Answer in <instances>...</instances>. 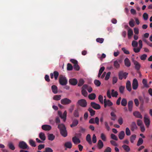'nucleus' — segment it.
<instances>
[{
  "mask_svg": "<svg viewBox=\"0 0 152 152\" xmlns=\"http://www.w3.org/2000/svg\"><path fill=\"white\" fill-rule=\"evenodd\" d=\"M58 128L59 129L60 133L64 137H65L67 135V132L65 126L63 124L58 125Z\"/></svg>",
  "mask_w": 152,
  "mask_h": 152,
  "instance_id": "1",
  "label": "nucleus"
},
{
  "mask_svg": "<svg viewBox=\"0 0 152 152\" xmlns=\"http://www.w3.org/2000/svg\"><path fill=\"white\" fill-rule=\"evenodd\" d=\"M59 82L61 85L64 86L67 83V80L65 77L62 75H60L59 77Z\"/></svg>",
  "mask_w": 152,
  "mask_h": 152,
  "instance_id": "2",
  "label": "nucleus"
},
{
  "mask_svg": "<svg viewBox=\"0 0 152 152\" xmlns=\"http://www.w3.org/2000/svg\"><path fill=\"white\" fill-rule=\"evenodd\" d=\"M128 74V73L121 71L118 73L119 78L120 80H122L124 78L125 79L127 77Z\"/></svg>",
  "mask_w": 152,
  "mask_h": 152,
  "instance_id": "3",
  "label": "nucleus"
},
{
  "mask_svg": "<svg viewBox=\"0 0 152 152\" xmlns=\"http://www.w3.org/2000/svg\"><path fill=\"white\" fill-rule=\"evenodd\" d=\"M77 104L83 107H86L87 105V103L86 100L83 99L78 100Z\"/></svg>",
  "mask_w": 152,
  "mask_h": 152,
  "instance_id": "4",
  "label": "nucleus"
},
{
  "mask_svg": "<svg viewBox=\"0 0 152 152\" xmlns=\"http://www.w3.org/2000/svg\"><path fill=\"white\" fill-rule=\"evenodd\" d=\"M61 102L62 104L66 105L71 103L72 102V101L69 99L66 98L61 99Z\"/></svg>",
  "mask_w": 152,
  "mask_h": 152,
  "instance_id": "5",
  "label": "nucleus"
},
{
  "mask_svg": "<svg viewBox=\"0 0 152 152\" xmlns=\"http://www.w3.org/2000/svg\"><path fill=\"white\" fill-rule=\"evenodd\" d=\"M132 62L134 65L135 69L137 71H139L141 67L140 64L137 61L134 60H132Z\"/></svg>",
  "mask_w": 152,
  "mask_h": 152,
  "instance_id": "6",
  "label": "nucleus"
},
{
  "mask_svg": "<svg viewBox=\"0 0 152 152\" xmlns=\"http://www.w3.org/2000/svg\"><path fill=\"white\" fill-rule=\"evenodd\" d=\"M19 147L20 148L26 149L28 148V146L25 142L23 141H22L19 142Z\"/></svg>",
  "mask_w": 152,
  "mask_h": 152,
  "instance_id": "7",
  "label": "nucleus"
},
{
  "mask_svg": "<svg viewBox=\"0 0 152 152\" xmlns=\"http://www.w3.org/2000/svg\"><path fill=\"white\" fill-rule=\"evenodd\" d=\"M138 83L137 79L134 78L133 79L132 83V88L134 90H136L138 87Z\"/></svg>",
  "mask_w": 152,
  "mask_h": 152,
  "instance_id": "8",
  "label": "nucleus"
},
{
  "mask_svg": "<svg viewBox=\"0 0 152 152\" xmlns=\"http://www.w3.org/2000/svg\"><path fill=\"white\" fill-rule=\"evenodd\" d=\"M91 106L95 110H99L100 109L101 106L99 104H97L94 102L91 103Z\"/></svg>",
  "mask_w": 152,
  "mask_h": 152,
  "instance_id": "9",
  "label": "nucleus"
},
{
  "mask_svg": "<svg viewBox=\"0 0 152 152\" xmlns=\"http://www.w3.org/2000/svg\"><path fill=\"white\" fill-rule=\"evenodd\" d=\"M78 120L76 118H74L72 120V123L70 125L71 128L76 126L78 124Z\"/></svg>",
  "mask_w": 152,
  "mask_h": 152,
  "instance_id": "10",
  "label": "nucleus"
},
{
  "mask_svg": "<svg viewBox=\"0 0 152 152\" xmlns=\"http://www.w3.org/2000/svg\"><path fill=\"white\" fill-rule=\"evenodd\" d=\"M144 122L145 125L148 127L150 124V121L149 118L148 117L147 115H145L144 118Z\"/></svg>",
  "mask_w": 152,
  "mask_h": 152,
  "instance_id": "11",
  "label": "nucleus"
},
{
  "mask_svg": "<svg viewBox=\"0 0 152 152\" xmlns=\"http://www.w3.org/2000/svg\"><path fill=\"white\" fill-rule=\"evenodd\" d=\"M58 114L60 118L63 119L64 121L65 122L66 119L67 112L66 111H64L63 114L62 115V114L59 112H58Z\"/></svg>",
  "mask_w": 152,
  "mask_h": 152,
  "instance_id": "12",
  "label": "nucleus"
},
{
  "mask_svg": "<svg viewBox=\"0 0 152 152\" xmlns=\"http://www.w3.org/2000/svg\"><path fill=\"white\" fill-rule=\"evenodd\" d=\"M69 83L70 84L75 86L77 85V80L75 78H71L69 80Z\"/></svg>",
  "mask_w": 152,
  "mask_h": 152,
  "instance_id": "13",
  "label": "nucleus"
},
{
  "mask_svg": "<svg viewBox=\"0 0 152 152\" xmlns=\"http://www.w3.org/2000/svg\"><path fill=\"white\" fill-rule=\"evenodd\" d=\"M131 129L132 132H134L135 130L137 129V126L135 122H133L130 125Z\"/></svg>",
  "mask_w": 152,
  "mask_h": 152,
  "instance_id": "14",
  "label": "nucleus"
},
{
  "mask_svg": "<svg viewBox=\"0 0 152 152\" xmlns=\"http://www.w3.org/2000/svg\"><path fill=\"white\" fill-rule=\"evenodd\" d=\"M133 115L136 117L138 118L142 119V116L141 113L138 111H135L133 113Z\"/></svg>",
  "mask_w": 152,
  "mask_h": 152,
  "instance_id": "15",
  "label": "nucleus"
},
{
  "mask_svg": "<svg viewBox=\"0 0 152 152\" xmlns=\"http://www.w3.org/2000/svg\"><path fill=\"white\" fill-rule=\"evenodd\" d=\"M42 129L45 131H49L51 129V127L50 126L48 125H44L42 126Z\"/></svg>",
  "mask_w": 152,
  "mask_h": 152,
  "instance_id": "16",
  "label": "nucleus"
},
{
  "mask_svg": "<svg viewBox=\"0 0 152 152\" xmlns=\"http://www.w3.org/2000/svg\"><path fill=\"white\" fill-rule=\"evenodd\" d=\"M72 141L73 143L75 144L80 143V140L76 136H74L72 138Z\"/></svg>",
  "mask_w": 152,
  "mask_h": 152,
  "instance_id": "17",
  "label": "nucleus"
},
{
  "mask_svg": "<svg viewBox=\"0 0 152 152\" xmlns=\"http://www.w3.org/2000/svg\"><path fill=\"white\" fill-rule=\"evenodd\" d=\"M133 102L132 101H130L128 102V107L129 110L131 112L132 110Z\"/></svg>",
  "mask_w": 152,
  "mask_h": 152,
  "instance_id": "18",
  "label": "nucleus"
},
{
  "mask_svg": "<svg viewBox=\"0 0 152 152\" xmlns=\"http://www.w3.org/2000/svg\"><path fill=\"white\" fill-rule=\"evenodd\" d=\"M126 89L129 91H130L132 90L131 84L130 82L128 80L127 81L126 84Z\"/></svg>",
  "mask_w": 152,
  "mask_h": 152,
  "instance_id": "19",
  "label": "nucleus"
},
{
  "mask_svg": "<svg viewBox=\"0 0 152 152\" xmlns=\"http://www.w3.org/2000/svg\"><path fill=\"white\" fill-rule=\"evenodd\" d=\"M125 134L124 131H121L118 134V136L120 140L123 139L125 136Z\"/></svg>",
  "mask_w": 152,
  "mask_h": 152,
  "instance_id": "20",
  "label": "nucleus"
},
{
  "mask_svg": "<svg viewBox=\"0 0 152 152\" xmlns=\"http://www.w3.org/2000/svg\"><path fill=\"white\" fill-rule=\"evenodd\" d=\"M64 146L67 148L70 149L72 147V144L70 142H67L65 143Z\"/></svg>",
  "mask_w": 152,
  "mask_h": 152,
  "instance_id": "21",
  "label": "nucleus"
},
{
  "mask_svg": "<svg viewBox=\"0 0 152 152\" xmlns=\"http://www.w3.org/2000/svg\"><path fill=\"white\" fill-rule=\"evenodd\" d=\"M124 64L127 67H129L130 66L131 62L129 60L128 58H126L125 59Z\"/></svg>",
  "mask_w": 152,
  "mask_h": 152,
  "instance_id": "22",
  "label": "nucleus"
},
{
  "mask_svg": "<svg viewBox=\"0 0 152 152\" xmlns=\"http://www.w3.org/2000/svg\"><path fill=\"white\" fill-rule=\"evenodd\" d=\"M39 137L42 141H44L45 140V134L43 132H41L39 134Z\"/></svg>",
  "mask_w": 152,
  "mask_h": 152,
  "instance_id": "23",
  "label": "nucleus"
},
{
  "mask_svg": "<svg viewBox=\"0 0 152 152\" xmlns=\"http://www.w3.org/2000/svg\"><path fill=\"white\" fill-rule=\"evenodd\" d=\"M51 89L52 92L54 94H56L58 92V88L55 85H53L51 87Z\"/></svg>",
  "mask_w": 152,
  "mask_h": 152,
  "instance_id": "24",
  "label": "nucleus"
},
{
  "mask_svg": "<svg viewBox=\"0 0 152 152\" xmlns=\"http://www.w3.org/2000/svg\"><path fill=\"white\" fill-rule=\"evenodd\" d=\"M97 145L99 149H101L104 146L103 143L101 140H99L98 141Z\"/></svg>",
  "mask_w": 152,
  "mask_h": 152,
  "instance_id": "25",
  "label": "nucleus"
},
{
  "mask_svg": "<svg viewBox=\"0 0 152 152\" xmlns=\"http://www.w3.org/2000/svg\"><path fill=\"white\" fill-rule=\"evenodd\" d=\"M123 149L126 151L128 152L130 151V149L129 146L126 145L124 144L122 146Z\"/></svg>",
  "mask_w": 152,
  "mask_h": 152,
  "instance_id": "26",
  "label": "nucleus"
},
{
  "mask_svg": "<svg viewBox=\"0 0 152 152\" xmlns=\"http://www.w3.org/2000/svg\"><path fill=\"white\" fill-rule=\"evenodd\" d=\"M111 95L113 97H117L118 95V92L115 91L114 89H112L111 90Z\"/></svg>",
  "mask_w": 152,
  "mask_h": 152,
  "instance_id": "27",
  "label": "nucleus"
},
{
  "mask_svg": "<svg viewBox=\"0 0 152 152\" xmlns=\"http://www.w3.org/2000/svg\"><path fill=\"white\" fill-rule=\"evenodd\" d=\"M8 146L9 148L12 150H14L15 149V148L13 144L11 142H10L8 143Z\"/></svg>",
  "mask_w": 152,
  "mask_h": 152,
  "instance_id": "28",
  "label": "nucleus"
},
{
  "mask_svg": "<svg viewBox=\"0 0 152 152\" xmlns=\"http://www.w3.org/2000/svg\"><path fill=\"white\" fill-rule=\"evenodd\" d=\"M86 140L90 144H91L92 143L91 135L90 134H88L86 137Z\"/></svg>",
  "mask_w": 152,
  "mask_h": 152,
  "instance_id": "29",
  "label": "nucleus"
},
{
  "mask_svg": "<svg viewBox=\"0 0 152 152\" xmlns=\"http://www.w3.org/2000/svg\"><path fill=\"white\" fill-rule=\"evenodd\" d=\"M88 110L90 113L91 116H93L95 114V111L91 108L90 107L89 108Z\"/></svg>",
  "mask_w": 152,
  "mask_h": 152,
  "instance_id": "30",
  "label": "nucleus"
},
{
  "mask_svg": "<svg viewBox=\"0 0 152 152\" xmlns=\"http://www.w3.org/2000/svg\"><path fill=\"white\" fill-rule=\"evenodd\" d=\"M88 98L91 100H94L96 97V94L94 93H92L88 95Z\"/></svg>",
  "mask_w": 152,
  "mask_h": 152,
  "instance_id": "31",
  "label": "nucleus"
},
{
  "mask_svg": "<svg viewBox=\"0 0 152 152\" xmlns=\"http://www.w3.org/2000/svg\"><path fill=\"white\" fill-rule=\"evenodd\" d=\"M142 83L145 87L146 88H148L149 87V86L147 84V80L146 79H143L142 81Z\"/></svg>",
  "mask_w": 152,
  "mask_h": 152,
  "instance_id": "32",
  "label": "nucleus"
},
{
  "mask_svg": "<svg viewBox=\"0 0 152 152\" xmlns=\"http://www.w3.org/2000/svg\"><path fill=\"white\" fill-rule=\"evenodd\" d=\"M105 104L106 106H105V104H104V107L105 108L107 106L110 107L112 106L113 104V103L109 100H107V102Z\"/></svg>",
  "mask_w": 152,
  "mask_h": 152,
  "instance_id": "33",
  "label": "nucleus"
},
{
  "mask_svg": "<svg viewBox=\"0 0 152 152\" xmlns=\"http://www.w3.org/2000/svg\"><path fill=\"white\" fill-rule=\"evenodd\" d=\"M114 66L116 69H118L120 67V64L117 61L114 62Z\"/></svg>",
  "mask_w": 152,
  "mask_h": 152,
  "instance_id": "34",
  "label": "nucleus"
},
{
  "mask_svg": "<svg viewBox=\"0 0 152 152\" xmlns=\"http://www.w3.org/2000/svg\"><path fill=\"white\" fill-rule=\"evenodd\" d=\"M127 102L126 99L123 98L122 99L121 101V104L124 106H126L127 105Z\"/></svg>",
  "mask_w": 152,
  "mask_h": 152,
  "instance_id": "35",
  "label": "nucleus"
},
{
  "mask_svg": "<svg viewBox=\"0 0 152 152\" xmlns=\"http://www.w3.org/2000/svg\"><path fill=\"white\" fill-rule=\"evenodd\" d=\"M136 135L135 134H133L131 135L130 137V141L131 143H133L134 140L136 138Z\"/></svg>",
  "mask_w": 152,
  "mask_h": 152,
  "instance_id": "36",
  "label": "nucleus"
},
{
  "mask_svg": "<svg viewBox=\"0 0 152 152\" xmlns=\"http://www.w3.org/2000/svg\"><path fill=\"white\" fill-rule=\"evenodd\" d=\"M55 136L52 134H50L48 135V137L49 140L52 141L55 138Z\"/></svg>",
  "mask_w": 152,
  "mask_h": 152,
  "instance_id": "37",
  "label": "nucleus"
},
{
  "mask_svg": "<svg viewBox=\"0 0 152 152\" xmlns=\"http://www.w3.org/2000/svg\"><path fill=\"white\" fill-rule=\"evenodd\" d=\"M29 143L30 145L32 147H35L36 146V145L35 141L32 140H29Z\"/></svg>",
  "mask_w": 152,
  "mask_h": 152,
  "instance_id": "38",
  "label": "nucleus"
},
{
  "mask_svg": "<svg viewBox=\"0 0 152 152\" xmlns=\"http://www.w3.org/2000/svg\"><path fill=\"white\" fill-rule=\"evenodd\" d=\"M143 142V140L141 138H140L137 141V145L139 146L142 145Z\"/></svg>",
  "mask_w": 152,
  "mask_h": 152,
  "instance_id": "39",
  "label": "nucleus"
},
{
  "mask_svg": "<svg viewBox=\"0 0 152 152\" xmlns=\"http://www.w3.org/2000/svg\"><path fill=\"white\" fill-rule=\"evenodd\" d=\"M61 95H56L53 97V99L56 101H58L61 99Z\"/></svg>",
  "mask_w": 152,
  "mask_h": 152,
  "instance_id": "40",
  "label": "nucleus"
},
{
  "mask_svg": "<svg viewBox=\"0 0 152 152\" xmlns=\"http://www.w3.org/2000/svg\"><path fill=\"white\" fill-rule=\"evenodd\" d=\"M133 34V31L131 29H129L128 30V35L129 38L131 37Z\"/></svg>",
  "mask_w": 152,
  "mask_h": 152,
  "instance_id": "41",
  "label": "nucleus"
},
{
  "mask_svg": "<svg viewBox=\"0 0 152 152\" xmlns=\"http://www.w3.org/2000/svg\"><path fill=\"white\" fill-rule=\"evenodd\" d=\"M94 83L95 85L97 87L99 86L101 84L99 80H94Z\"/></svg>",
  "mask_w": 152,
  "mask_h": 152,
  "instance_id": "42",
  "label": "nucleus"
},
{
  "mask_svg": "<svg viewBox=\"0 0 152 152\" xmlns=\"http://www.w3.org/2000/svg\"><path fill=\"white\" fill-rule=\"evenodd\" d=\"M125 88V87L124 86H120L119 87V91L121 94H123L124 93Z\"/></svg>",
  "mask_w": 152,
  "mask_h": 152,
  "instance_id": "43",
  "label": "nucleus"
},
{
  "mask_svg": "<svg viewBox=\"0 0 152 152\" xmlns=\"http://www.w3.org/2000/svg\"><path fill=\"white\" fill-rule=\"evenodd\" d=\"M84 83V80L82 79H80L78 82V86H82Z\"/></svg>",
  "mask_w": 152,
  "mask_h": 152,
  "instance_id": "44",
  "label": "nucleus"
},
{
  "mask_svg": "<svg viewBox=\"0 0 152 152\" xmlns=\"http://www.w3.org/2000/svg\"><path fill=\"white\" fill-rule=\"evenodd\" d=\"M104 124L105 125V128L108 131H109L110 129V126L108 125V123L107 121H105L104 122Z\"/></svg>",
  "mask_w": 152,
  "mask_h": 152,
  "instance_id": "45",
  "label": "nucleus"
},
{
  "mask_svg": "<svg viewBox=\"0 0 152 152\" xmlns=\"http://www.w3.org/2000/svg\"><path fill=\"white\" fill-rule=\"evenodd\" d=\"M53 150L49 147L45 148L43 152H53Z\"/></svg>",
  "mask_w": 152,
  "mask_h": 152,
  "instance_id": "46",
  "label": "nucleus"
},
{
  "mask_svg": "<svg viewBox=\"0 0 152 152\" xmlns=\"http://www.w3.org/2000/svg\"><path fill=\"white\" fill-rule=\"evenodd\" d=\"M73 115L75 117H78L79 116V113L77 110H75L74 112Z\"/></svg>",
  "mask_w": 152,
  "mask_h": 152,
  "instance_id": "47",
  "label": "nucleus"
},
{
  "mask_svg": "<svg viewBox=\"0 0 152 152\" xmlns=\"http://www.w3.org/2000/svg\"><path fill=\"white\" fill-rule=\"evenodd\" d=\"M53 74L55 80H56L59 76L58 72L56 71H55L54 72Z\"/></svg>",
  "mask_w": 152,
  "mask_h": 152,
  "instance_id": "48",
  "label": "nucleus"
},
{
  "mask_svg": "<svg viewBox=\"0 0 152 152\" xmlns=\"http://www.w3.org/2000/svg\"><path fill=\"white\" fill-rule=\"evenodd\" d=\"M126 134L127 136H129L131 134V132L129 129L128 127L126 128Z\"/></svg>",
  "mask_w": 152,
  "mask_h": 152,
  "instance_id": "49",
  "label": "nucleus"
},
{
  "mask_svg": "<svg viewBox=\"0 0 152 152\" xmlns=\"http://www.w3.org/2000/svg\"><path fill=\"white\" fill-rule=\"evenodd\" d=\"M110 137L113 140H115L116 141L118 140V137L115 135L114 134H111L110 135Z\"/></svg>",
  "mask_w": 152,
  "mask_h": 152,
  "instance_id": "50",
  "label": "nucleus"
},
{
  "mask_svg": "<svg viewBox=\"0 0 152 152\" xmlns=\"http://www.w3.org/2000/svg\"><path fill=\"white\" fill-rule=\"evenodd\" d=\"M101 138L104 141H105L106 140V137L104 134L103 133H102L101 134Z\"/></svg>",
  "mask_w": 152,
  "mask_h": 152,
  "instance_id": "51",
  "label": "nucleus"
},
{
  "mask_svg": "<svg viewBox=\"0 0 152 152\" xmlns=\"http://www.w3.org/2000/svg\"><path fill=\"white\" fill-rule=\"evenodd\" d=\"M82 94L84 96L86 97L88 95V93L85 90H82Z\"/></svg>",
  "mask_w": 152,
  "mask_h": 152,
  "instance_id": "52",
  "label": "nucleus"
},
{
  "mask_svg": "<svg viewBox=\"0 0 152 152\" xmlns=\"http://www.w3.org/2000/svg\"><path fill=\"white\" fill-rule=\"evenodd\" d=\"M72 69L73 67L72 65L70 63H68L67 65V70H72Z\"/></svg>",
  "mask_w": 152,
  "mask_h": 152,
  "instance_id": "53",
  "label": "nucleus"
},
{
  "mask_svg": "<svg viewBox=\"0 0 152 152\" xmlns=\"http://www.w3.org/2000/svg\"><path fill=\"white\" fill-rule=\"evenodd\" d=\"M147 57V55L146 54H144L140 56V58L141 60L144 61L146 59Z\"/></svg>",
  "mask_w": 152,
  "mask_h": 152,
  "instance_id": "54",
  "label": "nucleus"
},
{
  "mask_svg": "<svg viewBox=\"0 0 152 152\" xmlns=\"http://www.w3.org/2000/svg\"><path fill=\"white\" fill-rule=\"evenodd\" d=\"M132 45L134 47H136L138 45V43L137 41L134 40L132 42Z\"/></svg>",
  "mask_w": 152,
  "mask_h": 152,
  "instance_id": "55",
  "label": "nucleus"
},
{
  "mask_svg": "<svg viewBox=\"0 0 152 152\" xmlns=\"http://www.w3.org/2000/svg\"><path fill=\"white\" fill-rule=\"evenodd\" d=\"M104 41V39L102 38H98L96 39V42L100 43H102Z\"/></svg>",
  "mask_w": 152,
  "mask_h": 152,
  "instance_id": "56",
  "label": "nucleus"
},
{
  "mask_svg": "<svg viewBox=\"0 0 152 152\" xmlns=\"http://www.w3.org/2000/svg\"><path fill=\"white\" fill-rule=\"evenodd\" d=\"M98 99H99V102L101 104H103V96L101 95H99V96Z\"/></svg>",
  "mask_w": 152,
  "mask_h": 152,
  "instance_id": "57",
  "label": "nucleus"
},
{
  "mask_svg": "<svg viewBox=\"0 0 152 152\" xmlns=\"http://www.w3.org/2000/svg\"><path fill=\"white\" fill-rule=\"evenodd\" d=\"M74 68L77 71H78L80 69V67L78 64V63L76 64H74Z\"/></svg>",
  "mask_w": 152,
  "mask_h": 152,
  "instance_id": "58",
  "label": "nucleus"
},
{
  "mask_svg": "<svg viewBox=\"0 0 152 152\" xmlns=\"http://www.w3.org/2000/svg\"><path fill=\"white\" fill-rule=\"evenodd\" d=\"M137 124L138 126H140L143 125L142 121L140 119L138 120H137Z\"/></svg>",
  "mask_w": 152,
  "mask_h": 152,
  "instance_id": "59",
  "label": "nucleus"
},
{
  "mask_svg": "<svg viewBox=\"0 0 152 152\" xmlns=\"http://www.w3.org/2000/svg\"><path fill=\"white\" fill-rule=\"evenodd\" d=\"M122 50L124 53L126 54H129L130 53L129 51L126 50L124 48H122Z\"/></svg>",
  "mask_w": 152,
  "mask_h": 152,
  "instance_id": "60",
  "label": "nucleus"
},
{
  "mask_svg": "<svg viewBox=\"0 0 152 152\" xmlns=\"http://www.w3.org/2000/svg\"><path fill=\"white\" fill-rule=\"evenodd\" d=\"M74 106L75 105L73 104L71 105L70 106V107L69 109V112L71 113H72V112L73 110H74Z\"/></svg>",
  "mask_w": 152,
  "mask_h": 152,
  "instance_id": "61",
  "label": "nucleus"
},
{
  "mask_svg": "<svg viewBox=\"0 0 152 152\" xmlns=\"http://www.w3.org/2000/svg\"><path fill=\"white\" fill-rule=\"evenodd\" d=\"M110 74H111V73L110 72H108L107 73V74L106 75V76L105 77V80H107L108 79H109L110 77Z\"/></svg>",
  "mask_w": 152,
  "mask_h": 152,
  "instance_id": "62",
  "label": "nucleus"
},
{
  "mask_svg": "<svg viewBox=\"0 0 152 152\" xmlns=\"http://www.w3.org/2000/svg\"><path fill=\"white\" fill-rule=\"evenodd\" d=\"M97 140L95 134H94L92 136V142L93 143H96V142Z\"/></svg>",
  "mask_w": 152,
  "mask_h": 152,
  "instance_id": "63",
  "label": "nucleus"
},
{
  "mask_svg": "<svg viewBox=\"0 0 152 152\" xmlns=\"http://www.w3.org/2000/svg\"><path fill=\"white\" fill-rule=\"evenodd\" d=\"M148 15L146 13H145L143 15V17L145 20H147L148 18Z\"/></svg>",
  "mask_w": 152,
  "mask_h": 152,
  "instance_id": "64",
  "label": "nucleus"
}]
</instances>
